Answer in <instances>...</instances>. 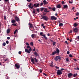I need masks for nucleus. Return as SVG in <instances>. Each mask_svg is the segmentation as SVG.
I'll return each mask as SVG.
<instances>
[{
    "mask_svg": "<svg viewBox=\"0 0 79 79\" xmlns=\"http://www.w3.org/2000/svg\"><path fill=\"white\" fill-rule=\"evenodd\" d=\"M31 62L33 63V64H35V62L37 63L38 61V60L36 58H35L34 59L32 58L31 59Z\"/></svg>",
    "mask_w": 79,
    "mask_h": 79,
    "instance_id": "obj_1",
    "label": "nucleus"
},
{
    "mask_svg": "<svg viewBox=\"0 0 79 79\" xmlns=\"http://www.w3.org/2000/svg\"><path fill=\"white\" fill-rule=\"evenodd\" d=\"M41 17L42 18H41V19H43L45 21H47V19H48V18L47 16H44V15H41Z\"/></svg>",
    "mask_w": 79,
    "mask_h": 79,
    "instance_id": "obj_2",
    "label": "nucleus"
},
{
    "mask_svg": "<svg viewBox=\"0 0 79 79\" xmlns=\"http://www.w3.org/2000/svg\"><path fill=\"white\" fill-rule=\"evenodd\" d=\"M62 73L63 72H62L61 71V70L60 69L58 70L56 72V73L58 75H61Z\"/></svg>",
    "mask_w": 79,
    "mask_h": 79,
    "instance_id": "obj_3",
    "label": "nucleus"
},
{
    "mask_svg": "<svg viewBox=\"0 0 79 79\" xmlns=\"http://www.w3.org/2000/svg\"><path fill=\"white\" fill-rule=\"evenodd\" d=\"M59 59H61V57L59 56H57L54 58V60L56 61Z\"/></svg>",
    "mask_w": 79,
    "mask_h": 79,
    "instance_id": "obj_4",
    "label": "nucleus"
},
{
    "mask_svg": "<svg viewBox=\"0 0 79 79\" xmlns=\"http://www.w3.org/2000/svg\"><path fill=\"white\" fill-rule=\"evenodd\" d=\"M15 67H16V68H17V69H19V68H20V65H19V64H15Z\"/></svg>",
    "mask_w": 79,
    "mask_h": 79,
    "instance_id": "obj_5",
    "label": "nucleus"
},
{
    "mask_svg": "<svg viewBox=\"0 0 79 79\" xmlns=\"http://www.w3.org/2000/svg\"><path fill=\"white\" fill-rule=\"evenodd\" d=\"M51 20H56L57 18L54 16H52L51 17Z\"/></svg>",
    "mask_w": 79,
    "mask_h": 79,
    "instance_id": "obj_6",
    "label": "nucleus"
},
{
    "mask_svg": "<svg viewBox=\"0 0 79 79\" xmlns=\"http://www.w3.org/2000/svg\"><path fill=\"white\" fill-rule=\"evenodd\" d=\"M28 7L30 8H31V9H32L33 7L32 4L30 3V4L28 5Z\"/></svg>",
    "mask_w": 79,
    "mask_h": 79,
    "instance_id": "obj_7",
    "label": "nucleus"
},
{
    "mask_svg": "<svg viewBox=\"0 0 79 79\" xmlns=\"http://www.w3.org/2000/svg\"><path fill=\"white\" fill-rule=\"evenodd\" d=\"M15 20H16V21H17L18 22L19 21V17L17 16H15Z\"/></svg>",
    "mask_w": 79,
    "mask_h": 79,
    "instance_id": "obj_8",
    "label": "nucleus"
},
{
    "mask_svg": "<svg viewBox=\"0 0 79 79\" xmlns=\"http://www.w3.org/2000/svg\"><path fill=\"white\" fill-rule=\"evenodd\" d=\"M36 36L37 35L35 34H32L31 35V37L32 39H35V38H36Z\"/></svg>",
    "mask_w": 79,
    "mask_h": 79,
    "instance_id": "obj_9",
    "label": "nucleus"
},
{
    "mask_svg": "<svg viewBox=\"0 0 79 79\" xmlns=\"http://www.w3.org/2000/svg\"><path fill=\"white\" fill-rule=\"evenodd\" d=\"M73 75V73H70L68 74V77H69V78H71V77Z\"/></svg>",
    "mask_w": 79,
    "mask_h": 79,
    "instance_id": "obj_10",
    "label": "nucleus"
},
{
    "mask_svg": "<svg viewBox=\"0 0 79 79\" xmlns=\"http://www.w3.org/2000/svg\"><path fill=\"white\" fill-rule=\"evenodd\" d=\"M25 52L26 53H31V52H29V51L27 49H25Z\"/></svg>",
    "mask_w": 79,
    "mask_h": 79,
    "instance_id": "obj_11",
    "label": "nucleus"
},
{
    "mask_svg": "<svg viewBox=\"0 0 79 79\" xmlns=\"http://www.w3.org/2000/svg\"><path fill=\"white\" fill-rule=\"evenodd\" d=\"M34 55L35 56H39V53L37 52H35L34 53Z\"/></svg>",
    "mask_w": 79,
    "mask_h": 79,
    "instance_id": "obj_12",
    "label": "nucleus"
},
{
    "mask_svg": "<svg viewBox=\"0 0 79 79\" xmlns=\"http://www.w3.org/2000/svg\"><path fill=\"white\" fill-rule=\"evenodd\" d=\"M29 26H30L29 27L30 28H32L33 27V25H32V24L31 23H28Z\"/></svg>",
    "mask_w": 79,
    "mask_h": 79,
    "instance_id": "obj_13",
    "label": "nucleus"
},
{
    "mask_svg": "<svg viewBox=\"0 0 79 79\" xmlns=\"http://www.w3.org/2000/svg\"><path fill=\"white\" fill-rule=\"evenodd\" d=\"M73 31L75 32H78V29L77 28H74L73 30Z\"/></svg>",
    "mask_w": 79,
    "mask_h": 79,
    "instance_id": "obj_14",
    "label": "nucleus"
},
{
    "mask_svg": "<svg viewBox=\"0 0 79 79\" xmlns=\"http://www.w3.org/2000/svg\"><path fill=\"white\" fill-rule=\"evenodd\" d=\"M56 53H60V50L58 48H56Z\"/></svg>",
    "mask_w": 79,
    "mask_h": 79,
    "instance_id": "obj_15",
    "label": "nucleus"
},
{
    "mask_svg": "<svg viewBox=\"0 0 79 79\" xmlns=\"http://www.w3.org/2000/svg\"><path fill=\"white\" fill-rule=\"evenodd\" d=\"M43 3L44 4V5H46L47 4H48V2H47V1H46V0H44V1H43Z\"/></svg>",
    "mask_w": 79,
    "mask_h": 79,
    "instance_id": "obj_16",
    "label": "nucleus"
},
{
    "mask_svg": "<svg viewBox=\"0 0 79 79\" xmlns=\"http://www.w3.org/2000/svg\"><path fill=\"white\" fill-rule=\"evenodd\" d=\"M39 5V4H37L36 5V4H34V6H35V7H38Z\"/></svg>",
    "mask_w": 79,
    "mask_h": 79,
    "instance_id": "obj_17",
    "label": "nucleus"
},
{
    "mask_svg": "<svg viewBox=\"0 0 79 79\" xmlns=\"http://www.w3.org/2000/svg\"><path fill=\"white\" fill-rule=\"evenodd\" d=\"M61 5H60V4H59L57 5L56 6V7L57 8H61Z\"/></svg>",
    "mask_w": 79,
    "mask_h": 79,
    "instance_id": "obj_18",
    "label": "nucleus"
},
{
    "mask_svg": "<svg viewBox=\"0 0 79 79\" xmlns=\"http://www.w3.org/2000/svg\"><path fill=\"white\" fill-rule=\"evenodd\" d=\"M56 53V51H54L53 52H52L51 55H52V56L54 55H55Z\"/></svg>",
    "mask_w": 79,
    "mask_h": 79,
    "instance_id": "obj_19",
    "label": "nucleus"
},
{
    "mask_svg": "<svg viewBox=\"0 0 79 79\" xmlns=\"http://www.w3.org/2000/svg\"><path fill=\"white\" fill-rule=\"evenodd\" d=\"M63 7L64 8H68V5H64L63 6Z\"/></svg>",
    "mask_w": 79,
    "mask_h": 79,
    "instance_id": "obj_20",
    "label": "nucleus"
},
{
    "mask_svg": "<svg viewBox=\"0 0 79 79\" xmlns=\"http://www.w3.org/2000/svg\"><path fill=\"white\" fill-rule=\"evenodd\" d=\"M10 32V28H8V29H7V33L9 34Z\"/></svg>",
    "mask_w": 79,
    "mask_h": 79,
    "instance_id": "obj_21",
    "label": "nucleus"
},
{
    "mask_svg": "<svg viewBox=\"0 0 79 79\" xmlns=\"http://www.w3.org/2000/svg\"><path fill=\"white\" fill-rule=\"evenodd\" d=\"M45 8L44 7H41L40 8V11H44V10H45Z\"/></svg>",
    "mask_w": 79,
    "mask_h": 79,
    "instance_id": "obj_22",
    "label": "nucleus"
},
{
    "mask_svg": "<svg viewBox=\"0 0 79 79\" xmlns=\"http://www.w3.org/2000/svg\"><path fill=\"white\" fill-rule=\"evenodd\" d=\"M12 23H16V20H12L11 21Z\"/></svg>",
    "mask_w": 79,
    "mask_h": 79,
    "instance_id": "obj_23",
    "label": "nucleus"
},
{
    "mask_svg": "<svg viewBox=\"0 0 79 79\" xmlns=\"http://www.w3.org/2000/svg\"><path fill=\"white\" fill-rule=\"evenodd\" d=\"M77 25H78V24L76 23H75L73 24V26L75 27H76V26H77Z\"/></svg>",
    "mask_w": 79,
    "mask_h": 79,
    "instance_id": "obj_24",
    "label": "nucleus"
},
{
    "mask_svg": "<svg viewBox=\"0 0 79 79\" xmlns=\"http://www.w3.org/2000/svg\"><path fill=\"white\" fill-rule=\"evenodd\" d=\"M77 76V74L76 73L75 74H74L73 75V77H76Z\"/></svg>",
    "mask_w": 79,
    "mask_h": 79,
    "instance_id": "obj_25",
    "label": "nucleus"
},
{
    "mask_svg": "<svg viewBox=\"0 0 79 79\" xmlns=\"http://www.w3.org/2000/svg\"><path fill=\"white\" fill-rule=\"evenodd\" d=\"M56 10V8L55 7H53V8H52V10L53 11H55V10Z\"/></svg>",
    "mask_w": 79,
    "mask_h": 79,
    "instance_id": "obj_26",
    "label": "nucleus"
},
{
    "mask_svg": "<svg viewBox=\"0 0 79 79\" xmlns=\"http://www.w3.org/2000/svg\"><path fill=\"white\" fill-rule=\"evenodd\" d=\"M47 10H48V9L45 8V9L44 10V12H47Z\"/></svg>",
    "mask_w": 79,
    "mask_h": 79,
    "instance_id": "obj_27",
    "label": "nucleus"
},
{
    "mask_svg": "<svg viewBox=\"0 0 79 79\" xmlns=\"http://www.w3.org/2000/svg\"><path fill=\"white\" fill-rule=\"evenodd\" d=\"M59 26H63V24L62 23H60L59 25Z\"/></svg>",
    "mask_w": 79,
    "mask_h": 79,
    "instance_id": "obj_28",
    "label": "nucleus"
},
{
    "mask_svg": "<svg viewBox=\"0 0 79 79\" xmlns=\"http://www.w3.org/2000/svg\"><path fill=\"white\" fill-rule=\"evenodd\" d=\"M4 20H6V16L5 15H4Z\"/></svg>",
    "mask_w": 79,
    "mask_h": 79,
    "instance_id": "obj_29",
    "label": "nucleus"
},
{
    "mask_svg": "<svg viewBox=\"0 0 79 79\" xmlns=\"http://www.w3.org/2000/svg\"><path fill=\"white\" fill-rule=\"evenodd\" d=\"M17 31H18V30L16 29L14 32V34H16Z\"/></svg>",
    "mask_w": 79,
    "mask_h": 79,
    "instance_id": "obj_30",
    "label": "nucleus"
},
{
    "mask_svg": "<svg viewBox=\"0 0 79 79\" xmlns=\"http://www.w3.org/2000/svg\"><path fill=\"white\" fill-rule=\"evenodd\" d=\"M36 10L37 11L38 13H40V11H39V8L36 9Z\"/></svg>",
    "mask_w": 79,
    "mask_h": 79,
    "instance_id": "obj_31",
    "label": "nucleus"
},
{
    "mask_svg": "<svg viewBox=\"0 0 79 79\" xmlns=\"http://www.w3.org/2000/svg\"><path fill=\"white\" fill-rule=\"evenodd\" d=\"M12 26H16L17 25L16 23H13L12 24Z\"/></svg>",
    "mask_w": 79,
    "mask_h": 79,
    "instance_id": "obj_32",
    "label": "nucleus"
},
{
    "mask_svg": "<svg viewBox=\"0 0 79 79\" xmlns=\"http://www.w3.org/2000/svg\"><path fill=\"white\" fill-rule=\"evenodd\" d=\"M33 14H36V13H35V10H33Z\"/></svg>",
    "mask_w": 79,
    "mask_h": 79,
    "instance_id": "obj_33",
    "label": "nucleus"
},
{
    "mask_svg": "<svg viewBox=\"0 0 79 79\" xmlns=\"http://www.w3.org/2000/svg\"><path fill=\"white\" fill-rule=\"evenodd\" d=\"M33 42H31L30 43V45L31 46H33Z\"/></svg>",
    "mask_w": 79,
    "mask_h": 79,
    "instance_id": "obj_34",
    "label": "nucleus"
},
{
    "mask_svg": "<svg viewBox=\"0 0 79 79\" xmlns=\"http://www.w3.org/2000/svg\"><path fill=\"white\" fill-rule=\"evenodd\" d=\"M65 44H67V45H68L69 44L68 43V41H65Z\"/></svg>",
    "mask_w": 79,
    "mask_h": 79,
    "instance_id": "obj_35",
    "label": "nucleus"
},
{
    "mask_svg": "<svg viewBox=\"0 0 79 79\" xmlns=\"http://www.w3.org/2000/svg\"><path fill=\"white\" fill-rule=\"evenodd\" d=\"M2 45H3V46H5L6 45V43H4L2 44Z\"/></svg>",
    "mask_w": 79,
    "mask_h": 79,
    "instance_id": "obj_36",
    "label": "nucleus"
},
{
    "mask_svg": "<svg viewBox=\"0 0 79 79\" xmlns=\"http://www.w3.org/2000/svg\"><path fill=\"white\" fill-rule=\"evenodd\" d=\"M44 39H45V40H48L46 36H45V37H44Z\"/></svg>",
    "mask_w": 79,
    "mask_h": 79,
    "instance_id": "obj_37",
    "label": "nucleus"
},
{
    "mask_svg": "<svg viewBox=\"0 0 79 79\" xmlns=\"http://www.w3.org/2000/svg\"><path fill=\"white\" fill-rule=\"evenodd\" d=\"M55 44H56V42H53V45H55Z\"/></svg>",
    "mask_w": 79,
    "mask_h": 79,
    "instance_id": "obj_38",
    "label": "nucleus"
},
{
    "mask_svg": "<svg viewBox=\"0 0 79 79\" xmlns=\"http://www.w3.org/2000/svg\"><path fill=\"white\" fill-rule=\"evenodd\" d=\"M61 3H62V5H64V4H65V3H64V1L62 2Z\"/></svg>",
    "mask_w": 79,
    "mask_h": 79,
    "instance_id": "obj_39",
    "label": "nucleus"
},
{
    "mask_svg": "<svg viewBox=\"0 0 79 79\" xmlns=\"http://www.w3.org/2000/svg\"><path fill=\"white\" fill-rule=\"evenodd\" d=\"M76 16H79V12H77L76 14Z\"/></svg>",
    "mask_w": 79,
    "mask_h": 79,
    "instance_id": "obj_40",
    "label": "nucleus"
},
{
    "mask_svg": "<svg viewBox=\"0 0 79 79\" xmlns=\"http://www.w3.org/2000/svg\"><path fill=\"white\" fill-rule=\"evenodd\" d=\"M41 36H43L44 37V38H45V35H41Z\"/></svg>",
    "mask_w": 79,
    "mask_h": 79,
    "instance_id": "obj_41",
    "label": "nucleus"
},
{
    "mask_svg": "<svg viewBox=\"0 0 79 79\" xmlns=\"http://www.w3.org/2000/svg\"><path fill=\"white\" fill-rule=\"evenodd\" d=\"M29 51L30 52H31V51H32V49L31 48H29Z\"/></svg>",
    "mask_w": 79,
    "mask_h": 79,
    "instance_id": "obj_42",
    "label": "nucleus"
},
{
    "mask_svg": "<svg viewBox=\"0 0 79 79\" xmlns=\"http://www.w3.org/2000/svg\"><path fill=\"white\" fill-rule=\"evenodd\" d=\"M8 59H5L4 60V61H5H5H8Z\"/></svg>",
    "mask_w": 79,
    "mask_h": 79,
    "instance_id": "obj_43",
    "label": "nucleus"
},
{
    "mask_svg": "<svg viewBox=\"0 0 79 79\" xmlns=\"http://www.w3.org/2000/svg\"><path fill=\"white\" fill-rule=\"evenodd\" d=\"M31 48V47H30L29 46H27V48Z\"/></svg>",
    "mask_w": 79,
    "mask_h": 79,
    "instance_id": "obj_44",
    "label": "nucleus"
},
{
    "mask_svg": "<svg viewBox=\"0 0 79 79\" xmlns=\"http://www.w3.org/2000/svg\"><path fill=\"white\" fill-rule=\"evenodd\" d=\"M6 43L7 44H9V41H8L7 40L6 41Z\"/></svg>",
    "mask_w": 79,
    "mask_h": 79,
    "instance_id": "obj_45",
    "label": "nucleus"
},
{
    "mask_svg": "<svg viewBox=\"0 0 79 79\" xmlns=\"http://www.w3.org/2000/svg\"><path fill=\"white\" fill-rule=\"evenodd\" d=\"M69 2L70 4H71V3L72 4L73 3V2H71V1H69Z\"/></svg>",
    "mask_w": 79,
    "mask_h": 79,
    "instance_id": "obj_46",
    "label": "nucleus"
},
{
    "mask_svg": "<svg viewBox=\"0 0 79 79\" xmlns=\"http://www.w3.org/2000/svg\"><path fill=\"white\" fill-rule=\"evenodd\" d=\"M26 44L27 45V46L29 45V43H28L27 42H26Z\"/></svg>",
    "mask_w": 79,
    "mask_h": 79,
    "instance_id": "obj_47",
    "label": "nucleus"
},
{
    "mask_svg": "<svg viewBox=\"0 0 79 79\" xmlns=\"http://www.w3.org/2000/svg\"><path fill=\"white\" fill-rule=\"evenodd\" d=\"M55 68L56 69H60V68L59 67H57V66H56L55 67Z\"/></svg>",
    "mask_w": 79,
    "mask_h": 79,
    "instance_id": "obj_48",
    "label": "nucleus"
},
{
    "mask_svg": "<svg viewBox=\"0 0 79 79\" xmlns=\"http://www.w3.org/2000/svg\"><path fill=\"white\" fill-rule=\"evenodd\" d=\"M69 57H73V55H72L71 54H70L69 55Z\"/></svg>",
    "mask_w": 79,
    "mask_h": 79,
    "instance_id": "obj_49",
    "label": "nucleus"
},
{
    "mask_svg": "<svg viewBox=\"0 0 79 79\" xmlns=\"http://www.w3.org/2000/svg\"><path fill=\"white\" fill-rule=\"evenodd\" d=\"M66 60L67 61H69V59H68V58H66Z\"/></svg>",
    "mask_w": 79,
    "mask_h": 79,
    "instance_id": "obj_50",
    "label": "nucleus"
},
{
    "mask_svg": "<svg viewBox=\"0 0 79 79\" xmlns=\"http://www.w3.org/2000/svg\"><path fill=\"white\" fill-rule=\"evenodd\" d=\"M43 74H44V76H47V74H46L45 73H43Z\"/></svg>",
    "mask_w": 79,
    "mask_h": 79,
    "instance_id": "obj_51",
    "label": "nucleus"
},
{
    "mask_svg": "<svg viewBox=\"0 0 79 79\" xmlns=\"http://www.w3.org/2000/svg\"><path fill=\"white\" fill-rule=\"evenodd\" d=\"M7 39H8V40H10V37H8L7 38Z\"/></svg>",
    "mask_w": 79,
    "mask_h": 79,
    "instance_id": "obj_52",
    "label": "nucleus"
},
{
    "mask_svg": "<svg viewBox=\"0 0 79 79\" xmlns=\"http://www.w3.org/2000/svg\"><path fill=\"white\" fill-rule=\"evenodd\" d=\"M60 70L61 71H63L64 70H65V69H60Z\"/></svg>",
    "mask_w": 79,
    "mask_h": 79,
    "instance_id": "obj_53",
    "label": "nucleus"
},
{
    "mask_svg": "<svg viewBox=\"0 0 79 79\" xmlns=\"http://www.w3.org/2000/svg\"><path fill=\"white\" fill-rule=\"evenodd\" d=\"M72 33V30H70V31L69 32V34H71Z\"/></svg>",
    "mask_w": 79,
    "mask_h": 79,
    "instance_id": "obj_54",
    "label": "nucleus"
},
{
    "mask_svg": "<svg viewBox=\"0 0 79 79\" xmlns=\"http://www.w3.org/2000/svg\"><path fill=\"white\" fill-rule=\"evenodd\" d=\"M19 55H21V52L19 51Z\"/></svg>",
    "mask_w": 79,
    "mask_h": 79,
    "instance_id": "obj_55",
    "label": "nucleus"
},
{
    "mask_svg": "<svg viewBox=\"0 0 79 79\" xmlns=\"http://www.w3.org/2000/svg\"><path fill=\"white\" fill-rule=\"evenodd\" d=\"M43 2H41L40 4V6H42V5H43Z\"/></svg>",
    "mask_w": 79,
    "mask_h": 79,
    "instance_id": "obj_56",
    "label": "nucleus"
},
{
    "mask_svg": "<svg viewBox=\"0 0 79 79\" xmlns=\"http://www.w3.org/2000/svg\"><path fill=\"white\" fill-rule=\"evenodd\" d=\"M43 34V33L42 32H41L40 33V35H42Z\"/></svg>",
    "mask_w": 79,
    "mask_h": 79,
    "instance_id": "obj_57",
    "label": "nucleus"
},
{
    "mask_svg": "<svg viewBox=\"0 0 79 79\" xmlns=\"http://www.w3.org/2000/svg\"><path fill=\"white\" fill-rule=\"evenodd\" d=\"M44 26V24L43 23L41 24V26H42V27H43V26Z\"/></svg>",
    "mask_w": 79,
    "mask_h": 79,
    "instance_id": "obj_58",
    "label": "nucleus"
},
{
    "mask_svg": "<svg viewBox=\"0 0 79 79\" xmlns=\"http://www.w3.org/2000/svg\"><path fill=\"white\" fill-rule=\"evenodd\" d=\"M4 1H5V2H9V0H4Z\"/></svg>",
    "mask_w": 79,
    "mask_h": 79,
    "instance_id": "obj_59",
    "label": "nucleus"
},
{
    "mask_svg": "<svg viewBox=\"0 0 79 79\" xmlns=\"http://www.w3.org/2000/svg\"><path fill=\"white\" fill-rule=\"evenodd\" d=\"M40 73H42V70H41V69H40Z\"/></svg>",
    "mask_w": 79,
    "mask_h": 79,
    "instance_id": "obj_60",
    "label": "nucleus"
},
{
    "mask_svg": "<svg viewBox=\"0 0 79 79\" xmlns=\"http://www.w3.org/2000/svg\"><path fill=\"white\" fill-rule=\"evenodd\" d=\"M67 54H69V51H67Z\"/></svg>",
    "mask_w": 79,
    "mask_h": 79,
    "instance_id": "obj_61",
    "label": "nucleus"
},
{
    "mask_svg": "<svg viewBox=\"0 0 79 79\" xmlns=\"http://www.w3.org/2000/svg\"><path fill=\"white\" fill-rule=\"evenodd\" d=\"M50 66H51V67H53V65L50 64Z\"/></svg>",
    "mask_w": 79,
    "mask_h": 79,
    "instance_id": "obj_62",
    "label": "nucleus"
},
{
    "mask_svg": "<svg viewBox=\"0 0 79 79\" xmlns=\"http://www.w3.org/2000/svg\"><path fill=\"white\" fill-rule=\"evenodd\" d=\"M73 60H74V61H77V60H76V59H73Z\"/></svg>",
    "mask_w": 79,
    "mask_h": 79,
    "instance_id": "obj_63",
    "label": "nucleus"
},
{
    "mask_svg": "<svg viewBox=\"0 0 79 79\" xmlns=\"http://www.w3.org/2000/svg\"><path fill=\"white\" fill-rule=\"evenodd\" d=\"M50 40L51 42H54L53 41V40Z\"/></svg>",
    "mask_w": 79,
    "mask_h": 79,
    "instance_id": "obj_64",
    "label": "nucleus"
}]
</instances>
